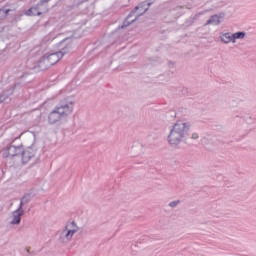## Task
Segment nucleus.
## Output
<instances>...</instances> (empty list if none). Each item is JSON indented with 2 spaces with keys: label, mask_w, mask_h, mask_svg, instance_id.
Instances as JSON below:
<instances>
[{
  "label": "nucleus",
  "mask_w": 256,
  "mask_h": 256,
  "mask_svg": "<svg viewBox=\"0 0 256 256\" xmlns=\"http://www.w3.org/2000/svg\"><path fill=\"white\" fill-rule=\"evenodd\" d=\"M245 32H235L232 34V41L233 43H237V39H245Z\"/></svg>",
  "instance_id": "12"
},
{
  "label": "nucleus",
  "mask_w": 256,
  "mask_h": 256,
  "mask_svg": "<svg viewBox=\"0 0 256 256\" xmlns=\"http://www.w3.org/2000/svg\"><path fill=\"white\" fill-rule=\"evenodd\" d=\"M189 129L191 125L181 120L177 121L174 125L169 127V134L167 136L168 144L171 147H179L187 136L189 135Z\"/></svg>",
  "instance_id": "1"
},
{
  "label": "nucleus",
  "mask_w": 256,
  "mask_h": 256,
  "mask_svg": "<svg viewBox=\"0 0 256 256\" xmlns=\"http://www.w3.org/2000/svg\"><path fill=\"white\" fill-rule=\"evenodd\" d=\"M221 24V16L213 15L209 20L206 21L205 25H220Z\"/></svg>",
  "instance_id": "10"
},
{
  "label": "nucleus",
  "mask_w": 256,
  "mask_h": 256,
  "mask_svg": "<svg viewBox=\"0 0 256 256\" xmlns=\"http://www.w3.org/2000/svg\"><path fill=\"white\" fill-rule=\"evenodd\" d=\"M43 3H49V0H42V1L40 2L41 5H43Z\"/></svg>",
  "instance_id": "16"
},
{
  "label": "nucleus",
  "mask_w": 256,
  "mask_h": 256,
  "mask_svg": "<svg viewBox=\"0 0 256 256\" xmlns=\"http://www.w3.org/2000/svg\"><path fill=\"white\" fill-rule=\"evenodd\" d=\"M69 51H71V46H66L58 52L43 56L38 62V67H40L42 71L49 69V67H53V65L59 63V60L63 59V56L67 55Z\"/></svg>",
  "instance_id": "3"
},
{
  "label": "nucleus",
  "mask_w": 256,
  "mask_h": 256,
  "mask_svg": "<svg viewBox=\"0 0 256 256\" xmlns=\"http://www.w3.org/2000/svg\"><path fill=\"white\" fill-rule=\"evenodd\" d=\"M149 7H151V2L145 1L140 3L138 6L135 7L134 10L130 12V14L124 21V24L120 28L125 29V27H129L131 23H135V21H137V17H141V15L149 11Z\"/></svg>",
  "instance_id": "5"
},
{
  "label": "nucleus",
  "mask_w": 256,
  "mask_h": 256,
  "mask_svg": "<svg viewBox=\"0 0 256 256\" xmlns=\"http://www.w3.org/2000/svg\"><path fill=\"white\" fill-rule=\"evenodd\" d=\"M219 39L224 45H229V43H233V34L231 32L221 33Z\"/></svg>",
  "instance_id": "9"
},
{
  "label": "nucleus",
  "mask_w": 256,
  "mask_h": 256,
  "mask_svg": "<svg viewBox=\"0 0 256 256\" xmlns=\"http://www.w3.org/2000/svg\"><path fill=\"white\" fill-rule=\"evenodd\" d=\"M3 101H5V98L0 97V103H3Z\"/></svg>",
  "instance_id": "17"
},
{
  "label": "nucleus",
  "mask_w": 256,
  "mask_h": 256,
  "mask_svg": "<svg viewBox=\"0 0 256 256\" xmlns=\"http://www.w3.org/2000/svg\"><path fill=\"white\" fill-rule=\"evenodd\" d=\"M22 153V163H29L35 157V150L31 147L26 148Z\"/></svg>",
  "instance_id": "7"
},
{
  "label": "nucleus",
  "mask_w": 256,
  "mask_h": 256,
  "mask_svg": "<svg viewBox=\"0 0 256 256\" xmlns=\"http://www.w3.org/2000/svg\"><path fill=\"white\" fill-rule=\"evenodd\" d=\"M191 139H194V140L199 139V134L197 132L192 133Z\"/></svg>",
  "instance_id": "15"
},
{
  "label": "nucleus",
  "mask_w": 256,
  "mask_h": 256,
  "mask_svg": "<svg viewBox=\"0 0 256 256\" xmlns=\"http://www.w3.org/2000/svg\"><path fill=\"white\" fill-rule=\"evenodd\" d=\"M80 228L77 226L75 221L67 223L60 231H58V241L67 245V243H71L73 241V236L75 233H79Z\"/></svg>",
  "instance_id": "4"
},
{
  "label": "nucleus",
  "mask_w": 256,
  "mask_h": 256,
  "mask_svg": "<svg viewBox=\"0 0 256 256\" xmlns=\"http://www.w3.org/2000/svg\"><path fill=\"white\" fill-rule=\"evenodd\" d=\"M9 13V9H0V16H6Z\"/></svg>",
  "instance_id": "14"
},
{
  "label": "nucleus",
  "mask_w": 256,
  "mask_h": 256,
  "mask_svg": "<svg viewBox=\"0 0 256 256\" xmlns=\"http://www.w3.org/2000/svg\"><path fill=\"white\" fill-rule=\"evenodd\" d=\"M75 104L73 100L66 98L62 100L58 106H56L49 114H48V123L50 125H55V123H59L61 119H65V117H69L71 113H73V108Z\"/></svg>",
  "instance_id": "2"
},
{
  "label": "nucleus",
  "mask_w": 256,
  "mask_h": 256,
  "mask_svg": "<svg viewBox=\"0 0 256 256\" xmlns=\"http://www.w3.org/2000/svg\"><path fill=\"white\" fill-rule=\"evenodd\" d=\"M179 203H181V201L179 200H175L169 203V207H171L172 209L177 207V205H179Z\"/></svg>",
  "instance_id": "13"
},
{
  "label": "nucleus",
  "mask_w": 256,
  "mask_h": 256,
  "mask_svg": "<svg viewBox=\"0 0 256 256\" xmlns=\"http://www.w3.org/2000/svg\"><path fill=\"white\" fill-rule=\"evenodd\" d=\"M25 15H27L28 17H31V16H37V15H41V12H39V10L37 9V7H32L30 9H28L26 12H25Z\"/></svg>",
  "instance_id": "11"
},
{
  "label": "nucleus",
  "mask_w": 256,
  "mask_h": 256,
  "mask_svg": "<svg viewBox=\"0 0 256 256\" xmlns=\"http://www.w3.org/2000/svg\"><path fill=\"white\" fill-rule=\"evenodd\" d=\"M25 198H22L17 210L12 212L10 225H21V217L25 215V210H23V202Z\"/></svg>",
  "instance_id": "6"
},
{
  "label": "nucleus",
  "mask_w": 256,
  "mask_h": 256,
  "mask_svg": "<svg viewBox=\"0 0 256 256\" xmlns=\"http://www.w3.org/2000/svg\"><path fill=\"white\" fill-rule=\"evenodd\" d=\"M6 151L10 157H17V155L23 153V148L21 146L10 145Z\"/></svg>",
  "instance_id": "8"
}]
</instances>
